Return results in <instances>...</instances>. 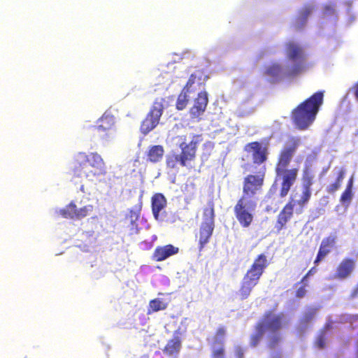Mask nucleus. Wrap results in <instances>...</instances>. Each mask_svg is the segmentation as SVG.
<instances>
[{"mask_svg": "<svg viewBox=\"0 0 358 358\" xmlns=\"http://www.w3.org/2000/svg\"><path fill=\"white\" fill-rule=\"evenodd\" d=\"M345 176V170L343 169H339L336 172V180L327 187L326 192L331 194H334L336 192L341 188Z\"/></svg>", "mask_w": 358, "mask_h": 358, "instance_id": "obj_25", "label": "nucleus"}, {"mask_svg": "<svg viewBox=\"0 0 358 358\" xmlns=\"http://www.w3.org/2000/svg\"><path fill=\"white\" fill-rule=\"evenodd\" d=\"M141 244H145V245H146L148 246V248H149V249H150V248H151V247H152V245H151V243H150L143 242V243H142Z\"/></svg>", "mask_w": 358, "mask_h": 358, "instance_id": "obj_46", "label": "nucleus"}, {"mask_svg": "<svg viewBox=\"0 0 358 358\" xmlns=\"http://www.w3.org/2000/svg\"><path fill=\"white\" fill-rule=\"evenodd\" d=\"M287 58L295 64L287 69V76L294 77L303 72L308 67L303 49L299 44L290 41L286 44Z\"/></svg>", "mask_w": 358, "mask_h": 358, "instance_id": "obj_6", "label": "nucleus"}, {"mask_svg": "<svg viewBox=\"0 0 358 358\" xmlns=\"http://www.w3.org/2000/svg\"><path fill=\"white\" fill-rule=\"evenodd\" d=\"M282 67L278 64H273L268 66L265 71V74L272 77H276L281 73Z\"/></svg>", "mask_w": 358, "mask_h": 358, "instance_id": "obj_33", "label": "nucleus"}, {"mask_svg": "<svg viewBox=\"0 0 358 358\" xmlns=\"http://www.w3.org/2000/svg\"><path fill=\"white\" fill-rule=\"evenodd\" d=\"M357 83H358V81H357Z\"/></svg>", "mask_w": 358, "mask_h": 358, "instance_id": "obj_49", "label": "nucleus"}, {"mask_svg": "<svg viewBox=\"0 0 358 358\" xmlns=\"http://www.w3.org/2000/svg\"><path fill=\"white\" fill-rule=\"evenodd\" d=\"M315 344L317 346L318 348L320 349H322L324 348V345H325V338L324 336H320L316 342H315Z\"/></svg>", "mask_w": 358, "mask_h": 358, "instance_id": "obj_39", "label": "nucleus"}, {"mask_svg": "<svg viewBox=\"0 0 358 358\" xmlns=\"http://www.w3.org/2000/svg\"><path fill=\"white\" fill-rule=\"evenodd\" d=\"M208 103V93L203 90L198 93L193 101V105L189 110V115L192 122H199L203 116Z\"/></svg>", "mask_w": 358, "mask_h": 358, "instance_id": "obj_13", "label": "nucleus"}, {"mask_svg": "<svg viewBox=\"0 0 358 358\" xmlns=\"http://www.w3.org/2000/svg\"><path fill=\"white\" fill-rule=\"evenodd\" d=\"M203 85L204 83L201 82V77H198L196 73L191 74L185 87L178 96L176 103V109L178 110H184L189 103L187 94L200 89Z\"/></svg>", "mask_w": 358, "mask_h": 358, "instance_id": "obj_11", "label": "nucleus"}, {"mask_svg": "<svg viewBox=\"0 0 358 358\" xmlns=\"http://www.w3.org/2000/svg\"><path fill=\"white\" fill-rule=\"evenodd\" d=\"M226 334V329L224 327H220L215 331V334L213 338V342L211 344L215 345H224V337Z\"/></svg>", "mask_w": 358, "mask_h": 358, "instance_id": "obj_30", "label": "nucleus"}, {"mask_svg": "<svg viewBox=\"0 0 358 358\" xmlns=\"http://www.w3.org/2000/svg\"><path fill=\"white\" fill-rule=\"evenodd\" d=\"M317 269L314 266V267H312L307 273L302 278L301 280V282H303L308 277H309L310 275H313V273H315L316 272Z\"/></svg>", "mask_w": 358, "mask_h": 358, "instance_id": "obj_40", "label": "nucleus"}, {"mask_svg": "<svg viewBox=\"0 0 358 358\" xmlns=\"http://www.w3.org/2000/svg\"><path fill=\"white\" fill-rule=\"evenodd\" d=\"M73 172L77 177L90 179L106 173L103 159L96 152H78L73 159Z\"/></svg>", "mask_w": 358, "mask_h": 358, "instance_id": "obj_4", "label": "nucleus"}, {"mask_svg": "<svg viewBox=\"0 0 358 358\" xmlns=\"http://www.w3.org/2000/svg\"><path fill=\"white\" fill-rule=\"evenodd\" d=\"M336 241L337 237L335 234H330L322 239L316 258L314 261L315 265H317L333 250L336 247Z\"/></svg>", "mask_w": 358, "mask_h": 358, "instance_id": "obj_18", "label": "nucleus"}, {"mask_svg": "<svg viewBox=\"0 0 358 358\" xmlns=\"http://www.w3.org/2000/svg\"><path fill=\"white\" fill-rule=\"evenodd\" d=\"M352 184H353V180H352V178H351L348 182V185H347V187L345 189H350V190H352Z\"/></svg>", "mask_w": 358, "mask_h": 358, "instance_id": "obj_44", "label": "nucleus"}, {"mask_svg": "<svg viewBox=\"0 0 358 358\" xmlns=\"http://www.w3.org/2000/svg\"><path fill=\"white\" fill-rule=\"evenodd\" d=\"M177 145L180 150L179 153L172 151L166 156V166L169 169H178L185 167L194 168L196 159V152L199 143L203 141L201 134H193L189 142H187V136H177Z\"/></svg>", "mask_w": 358, "mask_h": 358, "instance_id": "obj_2", "label": "nucleus"}, {"mask_svg": "<svg viewBox=\"0 0 358 358\" xmlns=\"http://www.w3.org/2000/svg\"><path fill=\"white\" fill-rule=\"evenodd\" d=\"M298 202L299 200H296L293 196H291L280 211L275 224V229L278 232L286 228L287 224L293 217L294 206H298Z\"/></svg>", "mask_w": 358, "mask_h": 358, "instance_id": "obj_14", "label": "nucleus"}, {"mask_svg": "<svg viewBox=\"0 0 358 358\" xmlns=\"http://www.w3.org/2000/svg\"><path fill=\"white\" fill-rule=\"evenodd\" d=\"M352 90L354 93L356 100L358 101V83H355L352 87Z\"/></svg>", "mask_w": 358, "mask_h": 358, "instance_id": "obj_42", "label": "nucleus"}, {"mask_svg": "<svg viewBox=\"0 0 358 358\" xmlns=\"http://www.w3.org/2000/svg\"><path fill=\"white\" fill-rule=\"evenodd\" d=\"M352 197V190L345 189L344 192L341 194L340 201L341 203L350 202Z\"/></svg>", "mask_w": 358, "mask_h": 358, "instance_id": "obj_35", "label": "nucleus"}, {"mask_svg": "<svg viewBox=\"0 0 358 358\" xmlns=\"http://www.w3.org/2000/svg\"><path fill=\"white\" fill-rule=\"evenodd\" d=\"M166 206V199L161 193L155 194L152 197V211L154 217L158 220L159 213Z\"/></svg>", "mask_w": 358, "mask_h": 358, "instance_id": "obj_22", "label": "nucleus"}, {"mask_svg": "<svg viewBox=\"0 0 358 358\" xmlns=\"http://www.w3.org/2000/svg\"><path fill=\"white\" fill-rule=\"evenodd\" d=\"M323 101L324 92L318 91L292 110L291 118L298 129L306 130L313 123Z\"/></svg>", "mask_w": 358, "mask_h": 358, "instance_id": "obj_3", "label": "nucleus"}, {"mask_svg": "<svg viewBox=\"0 0 358 358\" xmlns=\"http://www.w3.org/2000/svg\"><path fill=\"white\" fill-rule=\"evenodd\" d=\"M256 332L251 335L250 344L252 347H256L262 340L265 330L262 328V324H259L258 323L255 326Z\"/></svg>", "mask_w": 358, "mask_h": 358, "instance_id": "obj_28", "label": "nucleus"}, {"mask_svg": "<svg viewBox=\"0 0 358 358\" xmlns=\"http://www.w3.org/2000/svg\"><path fill=\"white\" fill-rule=\"evenodd\" d=\"M235 353L237 358H243V350L241 347H236L235 349Z\"/></svg>", "mask_w": 358, "mask_h": 358, "instance_id": "obj_41", "label": "nucleus"}, {"mask_svg": "<svg viewBox=\"0 0 358 358\" xmlns=\"http://www.w3.org/2000/svg\"><path fill=\"white\" fill-rule=\"evenodd\" d=\"M255 287V285L242 279L241 286L238 292L239 299L241 300L247 299L250 296Z\"/></svg>", "mask_w": 358, "mask_h": 358, "instance_id": "obj_26", "label": "nucleus"}, {"mask_svg": "<svg viewBox=\"0 0 358 358\" xmlns=\"http://www.w3.org/2000/svg\"><path fill=\"white\" fill-rule=\"evenodd\" d=\"M139 217V211L138 210H130L129 215H127V218H129L130 220L131 224L135 227H136V221Z\"/></svg>", "mask_w": 358, "mask_h": 358, "instance_id": "obj_36", "label": "nucleus"}, {"mask_svg": "<svg viewBox=\"0 0 358 358\" xmlns=\"http://www.w3.org/2000/svg\"><path fill=\"white\" fill-rule=\"evenodd\" d=\"M306 284L301 286L296 291V296L298 298H302L306 295Z\"/></svg>", "mask_w": 358, "mask_h": 358, "instance_id": "obj_38", "label": "nucleus"}, {"mask_svg": "<svg viewBox=\"0 0 358 358\" xmlns=\"http://www.w3.org/2000/svg\"><path fill=\"white\" fill-rule=\"evenodd\" d=\"M115 124V118L113 115L104 113L98 120L97 125L94 129L98 132H104L108 136V132L110 131Z\"/></svg>", "mask_w": 358, "mask_h": 358, "instance_id": "obj_21", "label": "nucleus"}, {"mask_svg": "<svg viewBox=\"0 0 358 358\" xmlns=\"http://www.w3.org/2000/svg\"><path fill=\"white\" fill-rule=\"evenodd\" d=\"M357 260L355 259L345 257L336 268V271L331 277L332 280H343L349 278L353 273L356 266Z\"/></svg>", "mask_w": 358, "mask_h": 358, "instance_id": "obj_16", "label": "nucleus"}, {"mask_svg": "<svg viewBox=\"0 0 358 358\" xmlns=\"http://www.w3.org/2000/svg\"><path fill=\"white\" fill-rule=\"evenodd\" d=\"M79 208L77 207L73 201H71L64 208L60 209L57 213L62 217L66 219H77V214L79 213Z\"/></svg>", "mask_w": 358, "mask_h": 358, "instance_id": "obj_24", "label": "nucleus"}, {"mask_svg": "<svg viewBox=\"0 0 358 358\" xmlns=\"http://www.w3.org/2000/svg\"><path fill=\"white\" fill-rule=\"evenodd\" d=\"M268 264L269 262L265 254L258 255L244 275L243 280L256 286Z\"/></svg>", "mask_w": 358, "mask_h": 358, "instance_id": "obj_10", "label": "nucleus"}, {"mask_svg": "<svg viewBox=\"0 0 358 358\" xmlns=\"http://www.w3.org/2000/svg\"><path fill=\"white\" fill-rule=\"evenodd\" d=\"M211 358H225L224 345L211 344Z\"/></svg>", "mask_w": 358, "mask_h": 358, "instance_id": "obj_29", "label": "nucleus"}, {"mask_svg": "<svg viewBox=\"0 0 358 358\" xmlns=\"http://www.w3.org/2000/svg\"><path fill=\"white\" fill-rule=\"evenodd\" d=\"M325 10H326L327 11H329H329H330V10H334V9H333L330 6H327L325 7Z\"/></svg>", "mask_w": 358, "mask_h": 358, "instance_id": "obj_47", "label": "nucleus"}, {"mask_svg": "<svg viewBox=\"0 0 358 358\" xmlns=\"http://www.w3.org/2000/svg\"><path fill=\"white\" fill-rule=\"evenodd\" d=\"M284 320L285 315L282 313L275 314L273 310H268L264 314L258 324H262L265 331L277 332L282 329Z\"/></svg>", "mask_w": 358, "mask_h": 358, "instance_id": "obj_15", "label": "nucleus"}, {"mask_svg": "<svg viewBox=\"0 0 358 358\" xmlns=\"http://www.w3.org/2000/svg\"><path fill=\"white\" fill-rule=\"evenodd\" d=\"M301 144V138L295 136H289L280 150L275 166V177L273 185L268 190V194H274L278 182H280L279 196L285 197L292 187L297 180L299 175L298 168L288 169L294 155Z\"/></svg>", "mask_w": 358, "mask_h": 358, "instance_id": "obj_1", "label": "nucleus"}, {"mask_svg": "<svg viewBox=\"0 0 358 358\" xmlns=\"http://www.w3.org/2000/svg\"><path fill=\"white\" fill-rule=\"evenodd\" d=\"M265 169L257 174H249L243 179V194L239 199L247 201L256 202L258 195L261 194L264 183Z\"/></svg>", "mask_w": 358, "mask_h": 358, "instance_id": "obj_5", "label": "nucleus"}, {"mask_svg": "<svg viewBox=\"0 0 358 358\" xmlns=\"http://www.w3.org/2000/svg\"><path fill=\"white\" fill-rule=\"evenodd\" d=\"M203 147L212 150L214 148V143L211 141H207L203 144Z\"/></svg>", "mask_w": 358, "mask_h": 358, "instance_id": "obj_43", "label": "nucleus"}, {"mask_svg": "<svg viewBox=\"0 0 358 358\" xmlns=\"http://www.w3.org/2000/svg\"><path fill=\"white\" fill-rule=\"evenodd\" d=\"M315 176L312 171L306 167L303 171L302 174V192L299 199V210L297 213H301L305 206L308 203L312 195V185L314 183Z\"/></svg>", "mask_w": 358, "mask_h": 358, "instance_id": "obj_12", "label": "nucleus"}, {"mask_svg": "<svg viewBox=\"0 0 358 358\" xmlns=\"http://www.w3.org/2000/svg\"><path fill=\"white\" fill-rule=\"evenodd\" d=\"M245 150L252 152V158L253 163L260 165L268 159V150L266 145L263 146L258 141H253L246 144Z\"/></svg>", "mask_w": 358, "mask_h": 358, "instance_id": "obj_17", "label": "nucleus"}, {"mask_svg": "<svg viewBox=\"0 0 358 358\" xmlns=\"http://www.w3.org/2000/svg\"><path fill=\"white\" fill-rule=\"evenodd\" d=\"M203 221L201 222L196 238L198 239L199 250L201 252L210 242L215 228L213 205L203 210Z\"/></svg>", "mask_w": 358, "mask_h": 358, "instance_id": "obj_7", "label": "nucleus"}, {"mask_svg": "<svg viewBox=\"0 0 358 358\" xmlns=\"http://www.w3.org/2000/svg\"><path fill=\"white\" fill-rule=\"evenodd\" d=\"M182 349V338L174 333L164 347L162 352L169 358H178Z\"/></svg>", "mask_w": 358, "mask_h": 358, "instance_id": "obj_19", "label": "nucleus"}, {"mask_svg": "<svg viewBox=\"0 0 358 358\" xmlns=\"http://www.w3.org/2000/svg\"><path fill=\"white\" fill-rule=\"evenodd\" d=\"M257 203L238 199L234 208L235 217L243 228L249 227L253 222V212Z\"/></svg>", "mask_w": 358, "mask_h": 358, "instance_id": "obj_9", "label": "nucleus"}, {"mask_svg": "<svg viewBox=\"0 0 358 358\" xmlns=\"http://www.w3.org/2000/svg\"><path fill=\"white\" fill-rule=\"evenodd\" d=\"M310 8H305L301 13V15L297 19L296 27L301 28L307 21L308 17L311 13Z\"/></svg>", "mask_w": 358, "mask_h": 358, "instance_id": "obj_31", "label": "nucleus"}, {"mask_svg": "<svg viewBox=\"0 0 358 358\" xmlns=\"http://www.w3.org/2000/svg\"><path fill=\"white\" fill-rule=\"evenodd\" d=\"M164 99H156L153 102L149 112L141 124V132L146 135L153 130L159 124L164 112Z\"/></svg>", "mask_w": 358, "mask_h": 358, "instance_id": "obj_8", "label": "nucleus"}, {"mask_svg": "<svg viewBox=\"0 0 358 358\" xmlns=\"http://www.w3.org/2000/svg\"><path fill=\"white\" fill-rule=\"evenodd\" d=\"M164 149L162 145H156L148 148L146 152V161L152 164L159 162L164 156Z\"/></svg>", "mask_w": 358, "mask_h": 358, "instance_id": "obj_23", "label": "nucleus"}, {"mask_svg": "<svg viewBox=\"0 0 358 358\" xmlns=\"http://www.w3.org/2000/svg\"><path fill=\"white\" fill-rule=\"evenodd\" d=\"M167 308V303L163 302V301L160 299L156 298L152 299L149 303V306L148 308V314L150 315L155 312H157L159 310H164Z\"/></svg>", "mask_w": 358, "mask_h": 358, "instance_id": "obj_27", "label": "nucleus"}, {"mask_svg": "<svg viewBox=\"0 0 358 358\" xmlns=\"http://www.w3.org/2000/svg\"><path fill=\"white\" fill-rule=\"evenodd\" d=\"M94 210V206L92 204H88L79 208V211L77 214L76 220H81L88 215H90Z\"/></svg>", "mask_w": 358, "mask_h": 358, "instance_id": "obj_32", "label": "nucleus"}, {"mask_svg": "<svg viewBox=\"0 0 358 358\" xmlns=\"http://www.w3.org/2000/svg\"><path fill=\"white\" fill-rule=\"evenodd\" d=\"M315 311H316V310L313 309V310H310V311L306 313L305 315H303V317H302L301 322L302 324H306L308 323L310 321H311L315 316Z\"/></svg>", "mask_w": 358, "mask_h": 358, "instance_id": "obj_37", "label": "nucleus"}, {"mask_svg": "<svg viewBox=\"0 0 358 358\" xmlns=\"http://www.w3.org/2000/svg\"><path fill=\"white\" fill-rule=\"evenodd\" d=\"M153 358H163V357H162V355H161V353L159 352H156L155 353V355H154Z\"/></svg>", "mask_w": 358, "mask_h": 358, "instance_id": "obj_45", "label": "nucleus"}, {"mask_svg": "<svg viewBox=\"0 0 358 358\" xmlns=\"http://www.w3.org/2000/svg\"><path fill=\"white\" fill-rule=\"evenodd\" d=\"M281 341V336L279 334H274L268 337L267 343V348L270 350L275 349L277 348Z\"/></svg>", "mask_w": 358, "mask_h": 358, "instance_id": "obj_34", "label": "nucleus"}, {"mask_svg": "<svg viewBox=\"0 0 358 358\" xmlns=\"http://www.w3.org/2000/svg\"><path fill=\"white\" fill-rule=\"evenodd\" d=\"M178 252L179 248L172 244L157 246L152 255V259L155 262H162Z\"/></svg>", "mask_w": 358, "mask_h": 358, "instance_id": "obj_20", "label": "nucleus"}, {"mask_svg": "<svg viewBox=\"0 0 358 358\" xmlns=\"http://www.w3.org/2000/svg\"><path fill=\"white\" fill-rule=\"evenodd\" d=\"M271 358H280V354H276L271 356Z\"/></svg>", "mask_w": 358, "mask_h": 358, "instance_id": "obj_48", "label": "nucleus"}]
</instances>
